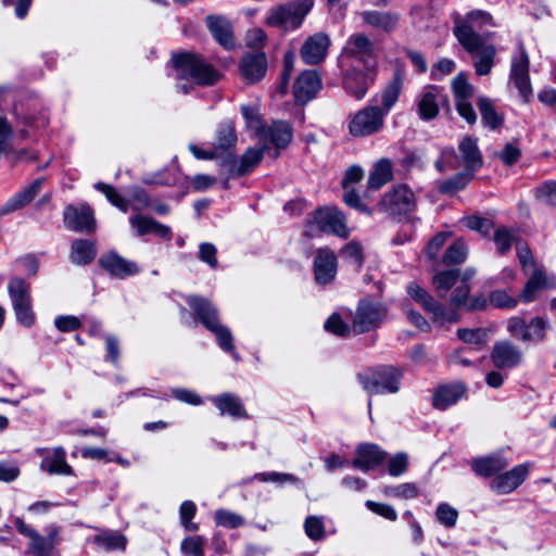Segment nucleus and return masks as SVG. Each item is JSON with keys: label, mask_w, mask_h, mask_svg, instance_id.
<instances>
[{"label": "nucleus", "mask_w": 556, "mask_h": 556, "mask_svg": "<svg viewBox=\"0 0 556 556\" xmlns=\"http://www.w3.org/2000/svg\"><path fill=\"white\" fill-rule=\"evenodd\" d=\"M407 293L426 312L432 315V323L439 327H446L450 324L457 323L460 319L459 307L469 311L483 309L486 306V300L483 296H469V285H457L448 299L450 306L446 307L438 302L426 289L416 282L407 286Z\"/></svg>", "instance_id": "f257e3e1"}, {"label": "nucleus", "mask_w": 556, "mask_h": 556, "mask_svg": "<svg viewBox=\"0 0 556 556\" xmlns=\"http://www.w3.org/2000/svg\"><path fill=\"white\" fill-rule=\"evenodd\" d=\"M292 137V129L286 122H274L270 128L260 129L257 139L262 147L249 148L244 152L236 169L237 176H243L252 172L270 147L275 148L273 157H277L279 150L285 149L291 142Z\"/></svg>", "instance_id": "f03ea898"}, {"label": "nucleus", "mask_w": 556, "mask_h": 556, "mask_svg": "<svg viewBox=\"0 0 556 556\" xmlns=\"http://www.w3.org/2000/svg\"><path fill=\"white\" fill-rule=\"evenodd\" d=\"M454 35L463 48L473 58V68L477 75H489L494 66L496 49L493 45L476 33L467 22H457Z\"/></svg>", "instance_id": "7ed1b4c3"}, {"label": "nucleus", "mask_w": 556, "mask_h": 556, "mask_svg": "<svg viewBox=\"0 0 556 556\" xmlns=\"http://www.w3.org/2000/svg\"><path fill=\"white\" fill-rule=\"evenodd\" d=\"M338 65L348 71L356 67L377 71L378 54L375 42L364 33L351 35L338 56Z\"/></svg>", "instance_id": "20e7f679"}, {"label": "nucleus", "mask_w": 556, "mask_h": 556, "mask_svg": "<svg viewBox=\"0 0 556 556\" xmlns=\"http://www.w3.org/2000/svg\"><path fill=\"white\" fill-rule=\"evenodd\" d=\"M187 303L199 320L215 334L218 345L223 350L230 352L233 358L238 361L239 356L235 352L232 334L229 328L219 324L217 309L213 304L208 300L198 295L188 296Z\"/></svg>", "instance_id": "39448f33"}, {"label": "nucleus", "mask_w": 556, "mask_h": 556, "mask_svg": "<svg viewBox=\"0 0 556 556\" xmlns=\"http://www.w3.org/2000/svg\"><path fill=\"white\" fill-rule=\"evenodd\" d=\"M173 62L179 79L207 86L214 85L220 78V74L199 54L184 52L174 56Z\"/></svg>", "instance_id": "423d86ee"}, {"label": "nucleus", "mask_w": 556, "mask_h": 556, "mask_svg": "<svg viewBox=\"0 0 556 556\" xmlns=\"http://www.w3.org/2000/svg\"><path fill=\"white\" fill-rule=\"evenodd\" d=\"M313 4V0H291L277 5L268 11L265 23L283 30L296 29L302 25Z\"/></svg>", "instance_id": "0eeeda50"}, {"label": "nucleus", "mask_w": 556, "mask_h": 556, "mask_svg": "<svg viewBox=\"0 0 556 556\" xmlns=\"http://www.w3.org/2000/svg\"><path fill=\"white\" fill-rule=\"evenodd\" d=\"M403 371L393 366H382L358 376L359 382L369 394L397 393Z\"/></svg>", "instance_id": "6e6552de"}, {"label": "nucleus", "mask_w": 556, "mask_h": 556, "mask_svg": "<svg viewBox=\"0 0 556 556\" xmlns=\"http://www.w3.org/2000/svg\"><path fill=\"white\" fill-rule=\"evenodd\" d=\"M387 315L388 308L386 305L369 299H362L353 316L352 331L361 334L375 330L380 327Z\"/></svg>", "instance_id": "1a4fd4ad"}, {"label": "nucleus", "mask_w": 556, "mask_h": 556, "mask_svg": "<svg viewBox=\"0 0 556 556\" xmlns=\"http://www.w3.org/2000/svg\"><path fill=\"white\" fill-rule=\"evenodd\" d=\"M314 226L321 232L333 233L341 238L349 236L343 214L334 207H323L316 210L312 217L307 219L309 236H314Z\"/></svg>", "instance_id": "9d476101"}, {"label": "nucleus", "mask_w": 556, "mask_h": 556, "mask_svg": "<svg viewBox=\"0 0 556 556\" xmlns=\"http://www.w3.org/2000/svg\"><path fill=\"white\" fill-rule=\"evenodd\" d=\"M386 111L379 106H366L357 111L349 123V131L354 137H366L379 132L384 126Z\"/></svg>", "instance_id": "9b49d317"}, {"label": "nucleus", "mask_w": 556, "mask_h": 556, "mask_svg": "<svg viewBox=\"0 0 556 556\" xmlns=\"http://www.w3.org/2000/svg\"><path fill=\"white\" fill-rule=\"evenodd\" d=\"M416 198L414 192L405 185L397 186L384 193L379 201L380 211L391 215H405L415 210Z\"/></svg>", "instance_id": "f8f14e48"}, {"label": "nucleus", "mask_w": 556, "mask_h": 556, "mask_svg": "<svg viewBox=\"0 0 556 556\" xmlns=\"http://www.w3.org/2000/svg\"><path fill=\"white\" fill-rule=\"evenodd\" d=\"M342 73V85L348 94L362 100L366 96L368 88L376 79L377 71L364 70L356 67L351 70L340 68Z\"/></svg>", "instance_id": "ddd939ff"}, {"label": "nucleus", "mask_w": 556, "mask_h": 556, "mask_svg": "<svg viewBox=\"0 0 556 556\" xmlns=\"http://www.w3.org/2000/svg\"><path fill=\"white\" fill-rule=\"evenodd\" d=\"M64 225L76 232L90 233L96 229L93 211L87 204L67 205L63 212Z\"/></svg>", "instance_id": "4468645a"}, {"label": "nucleus", "mask_w": 556, "mask_h": 556, "mask_svg": "<svg viewBox=\"0 0 556 556\" xmlns=\"http://www.w3.org/2000/svg\"><path fill=\"white\" fill-rule=\"evenodd\" d=\"M530 60L522 43H519V55L511 59L510 79L519 90L520 96L528 101L531 93V83L529 77Z\"/></svg>", "instance_id": "2eb2a0df"}, {"label": "nucleus", "mask_w": 556, "mask_h": 556, "mask_svg": "<svg viewBox=\"0 0 556 556\" xmlns=\"http://www.w3.org/2000/svg\"><path fill=\"white\" fill-rule=\"evenodd\" d=\"M205 25L215 41L227 51L236 48V37L231 22L224 15H207Z\"/></svg>", "instance_id": "dca6fc26"}, {"label": "nucleus", "mask_w": 556, "mask_h": 556, "mask_svg": "<svg viewBox=\"0 0 556 556\" xmlns=\"http://www.w3.org/2000/svg\"><path fill=\"white\" fill-rule=\"evenodd\" d=\"M330 45V37L326 33H316L306 38L301 47L300 55L305 64H319L326 59Z\"/></svg>", "instance_id": "f3484780"}, {"label": "nucleus", "mask_w": 556, "mask_h": 556, "mask_svg": "<svg viewBox=\"0 0 556 556\" xmlns=\"http://www.w3.org/2000/svg\"><path fill=\"white\" fill-rule=\"evenodd\" d=\"M241 77L248 84H255L263 79L267 72V58L265 52H245L239 63Z\"/></svg>", "instance_id": "a211bd4d"}, {"label": "nucleus", "mask_w": 556, "mask_h": 556, "mask_svg": "<svg viewBox=\"0 0 556 556\" xmlns=\"http://www.w3.org/2000/svg\"><path fill=\"white\" fill-rule=\"evenodd\" d=\"M337 269L338 262L334 252L328 248L318 249L314 258V275L317 283H330L337 275Z\"/></svg>", "instance_id": "6ab92c4d"}, {"label": "nucleus", "mask_w": 556, "mask_h": 556, "mask_svg": "<svg viewBox=\"0 0 556 556\" xmlns=\"http://www.w3.org/2000/svg\"><path fill=\"white\" fill-rule=\"evenodd\" d=\"M457 161H454L456 167H464L467 173L473 175L482 166V155L478 147L477 139L465 137L458 144Z\"/></svg>", "instance_id": "aec40b11"}, {"label": "nucleus", "mask_w": 556, "mask_h": 556, "mask_svg": "<svg viewBox=\"0 0 556 556\" xmlns=\"http://www.w3.org/2000/svg\"><path fill=\"white\" fill-rule=\"evenodd\" d=\"M491 361L496 368H514L521 363L522 352L511 341L501 340L493 345Z\"/></svg>", "instance_id": "412c9836"}, {"label": "nucleus", "mask_w": 556, "mask_h": 556, "mask_svg": "<svg viewBox=\"0 0 556 556\" xmlns=\"http://www.w3.org/2000/svg\"><path fill=\"white\" fill-rule=\"evenodd\" d=\"M387 455L388 453L379 445L363 443L356 447L352 465L362 471H369L380 466L386 460Z\"/></svg>", "instance_id": "4be33fe9"}, {"label": "nucleus", "mask_w": 556, "mask_h": 556, "mask_svg": "<svg viewBox=\"0 0 556 556\" xmlns=\"http://www.w3.org/2000/svg\"><path fill=\"white\" fill-rule=\"evenodd\" d=\"M99 265L111 276L125 279L139 273L138 265L116 252H109L99 258Z\"/></svg>", "instance_id": "5701e85b"}, {"label": "nucleus", "mask_w": 556, "mask_h": 556, "mask_svg": "<svg viewBox=\"0 0 556 556\" xmlns=\"http://www.w3.org/2000/svg\"><path fill=\"white\" fill-rule=\"evenodd\" d=\"M321 88L319 74L314 70H307L301 73L293 86V93L298 103L311 101Z\"/></svg>", "instance_id": "b1692460"}, {"label": "nucleus", "mask_w": 556, "mask_h": 556, "mask_svg": "<svg viewBox=\"0 0 556 556\" xmlns=\"http://www.w3.org/2000/svg\"><path fill=\"white\" fill-rule=\"evenodd\" d=\"M529 466L518 465L505 473L497 475L491 482V489L497 494H508L516 490L528 477Z\"/></svg>", "instance_id": "393cba45"}, {"label": "nucleus", "mask_w": 556, "mask_h": 556, "mask_svg": "<svg viewBox=\"0 0 556 556\" xmlns=\"http://www.w3.org/2000/svg\"><path fill=\"white\" fill-rule=\"evenodd\" d=\"M363 25L387 34L399 25L400 15L390 11L366 10L359 13Z\"/></svg>", "instance_id": "a878e982"}, {"label": "nucleus", "mask_w": 556, "mask_h": 556, "mask_svg": "<svg viewBox=\"0 0 556 556\" xmlns=\"http://www.w3.org/2000/svg\"><path fill=\"white\" fill-rule=\"evenodd\" d=\"M405 78V68L402 64H396L392 79L383 88L381 92V111H386V115L395 105L403 89Z\"/></svg>", "instance_id": "bb28decb"}, {"label": "nucleus", "mask_w": 556, "mask_h": 556, "mask_svg": "<svg viewBox=\"0 0 556 556\" xmlns=\"http://www.w3.org/2000/svg\"><path fill=\"white\" fill-rule=\"evenodd\" d=\"M43 184V178H37L29 186L22 189L0 207V216L21 210L29 204L39 193Z\"/></svg>", "instance_id": "cd10ccee"}, {"label": "nucleus", "mask_w": 556, "mask_h": 556, "mask_svg": "<svg viewBox=\"0 0 556 556\" xmlns=\"http://www.w3.org/2000/svg\"><path fill=\"white\" fill-rule=\"evenodd\" d=\"M440 90L429 86L425 88L417 98V112L422 121H432L439 114Z\"/></svg>", "instance_id": "c85d7f7f"}, {"label": "nucleus", "mask_w": 556, "mask_h": 556, "mask_svg": "<svg viewBox=\"0 0 556 556\" xmlns=\"http://www.w3.org/2000/svg\"><path fill=\"white\" fill-rule=\"evenodd\" d=\"M40 469L50 475H73V468L66 463V452L62 446L54 447L50 455L42 458Z\"/></svg>", "instance_id": "c756f323"}, {"label": "nucleus", "mask_w": 556, "mask_h": 556, "mask_svg": "<svg viewBox=\"0 0 556 556\" xmlns=\"http://www.w3.org/2000/svg\"><path fill=\"white\" fill-rule=\"evenodd\" d=\"M465 392L466 387L460 382L441 386L433 395V406L439 409H445L460 400Z\"/></svg>", "instance_id": "7c9ffc66"}, {"label": "nucleus", "mask_w": 556, "mask_h": 556, "mask_svg": "<svg viewBox=\"0 0 556 556\" xmlns=\"http://www.w3.org/2000/svg\"><path fill=\"white\" fill-rule=\"evenodd\" d=\"M237 142V135L235 124L229 121H223L217 128L215 140L212 147L216 150L219 156L230 152Z\"/></svg>", "instance_id": "2f4dec72"}, {"label": "nucleus", "mask_w": 556, "mask_h": 556, "mask_svg": "<svg viewBox=\"0 0 556 556\" xmlns=\"http://www.w3.org/2000/svg\"><path fill=\"white\" fill-rule=\"evenodd\" d=\"M508 465L509 462L501 454L477 458L471 463L472 470L481 477L497 476V473L506 469Z\"/></svg>", "instance_id": "473e14b6"}, {"label": "nucleus", "mask_w": 556, "mask_h": 556, "mask_svg": "<svg viewBox=\"0 0 556 556\" xmlns=\"http://www.w3.org/2000/svg\"><path fill=\"white\" fill-rule=\"evenodd\" d=\"M212 402L219 410L220 415H229L233 418H248L247 410L240 399L231 393H224L214 396Z\"/></svg>", "instance_id": "72a5a7b5"}, {"label": "nucleus", "mask_w": 556, "mask_h": 556, "mask_svg": "<svg viewBox=\"0 0 556 556\" xmlns=\"http://www.w3.org/2000/svg\"><path fill=\"white\" fill-rule=\"evenodd\" d=\"M130 224L137 230L138 236L154 233L161 238H169L170 228L162 225L153 218L136 215L130 218Z\"/></svg>", "instance_id": "f704fd0d"}, {"label": "nucleus", "mask_w": 556, "mask_h": 556, "mask_svg": "<svg viewBox=\"0 0 556 556\" xmlns=\"http://www.w3.org/2000/svg\"><path fill=\"white\" fill-rule=\"evenodd\" d=\"M459 281V270L458 269H446L439 270L432 276V287L437 292L438 296L441 299H445L448 291L453 288L455 289L456 283Z\"/></svg>", "instance_id": "c9c22d12"}, {"label": "nucleus", "mask_w": 556, "mask_h": 556, "mask_svg": "<svg viewBox=\"0 0 556 556\" xmlns=\"http://www.w3.org/2000/svg\"><path fill=\"white\" fill-rule=\"evenodd\" d=\"M392 179V163L388 159L379 160L369 175L367 193L380 189Z\"/></svg>", "instance_id": "e433bc0d"}, {"label": "nucleus", "mask_w": 556, "mask_h": 556, "mask_svg": "<svg viewBox=\"0 0 556 556\" xmlns=\"http://www.w3.org/2000/svg\"><path fill=\"white\" fill-rule=\"evenodd\" d=\"M93 541L99 548L105 552H123L127 545V538L124 534L112 530L100 532L94 536Z\"/></svg>", "instance_id": "4c0bfd02"}, {"label": "nucleus", "mask_w": 556, "mask_h": 556, "mask_svg": "<svg viewBox=\"0 0 556 556\" xmlns=\"http://www.w3.org/2000/svg\"><path fill=\"white\" fill-rule=\"evenodd\" d=\"M97 249L93 242L78 239L72 243L71 261L76 265H85L93 261Z\"/></svg>", "instance_id": "58836bf2"}, {"label": "nucleus", "mask_w": 556, "mask_h": 556, "mask_svg": "<svg viewBox=\"0 0 556 556\" xmlns=\"http://www.w3.org/2000/svg\"><path fill=\"white\" fill-rule=\"evenodd\" d=\"M478 109L481 114L482 122L491 129L500 127L503 123V117L496 112L492 100L485 97H480L477 102Z\"/></svg>", "instance_id": "ea45409f"}, {"label": "nucleus", "mask_w": 556, "mask_h": 556, "mask_svg": "<svg viewBox=\"0 0 556 556\" xmlns=\"http://www.w3.org/2000/svg\"><path fill=\"white\" fill-rule=\"evenodd\" d=\"M8 292L13 306L31 302L30 286L22 278H12L8 285Z\"/></svg>", "instance_id": "a19ab883"}, {"label": "nucleus", "mask_w": 556, "mask_h": 556, "mask_svg": "<svg viewBox=\"0 0 556 556\" xmlns=\"http://www.w3.org/2000/svg\"><path fill=\"white\" fill-rule=\"evenodd\" d=\"M468 249L466 243L458 239L451 244L443 256V262L446 265H457L465 262L467 258Z\"/></svg>", "instance_id": "79ce46f5"}, {"label": "nucleus", "mask_w": 556, "mask_h": 556, "mask_svg": "<svg viewBox=\"0 0 556 556\" xmlns=\"http://www.w3.org/2000/svg\"><path fill=\"white\" fill-rule=\"evenodd\" d=\"M457 337L467 344L482 346L488 342L489 332L483 328H460L457 330Z\"/></svg>", "instance_id": "37998d69"}, {"label": "nucleus", "mask_w": 556, "mask_h": 556, "mask_svg": "<svg viewBox=\"0 0 556 556\" xmlns=\"http://www.w3.org/2000/svg\"><path fill=\"white\" fill-rule=\"evenodd\" d=\"M471 178L472 174L467 172L456 174L454 177L441 182L439 186V191L441 193H454L464 189L471 180Z\"/></svg>", "instance_id": "c03bdc74"}, {"label": "nucleus", "mask_w": 556, "mask_h": 556, "mask_svg": "<svg viewBox=\"0 0 556 556\" xmlns=\"http://www.w3.org/2000/svg\"><path fill=\"white\" fill-rule=\"evenodd\" d=\"M452 89L457 100H468L473 96L475 88L468 83V79L464 73L456 75L452 81Z\"/></svg>", "instance_id": "a18cd8bd"}, {"label": "nucleus", "mask_w": 556, "mask_h": 556, "mask_svg": "<svg viewBox=\"0 0 556 556\" xmlns=\"http://www.w3.org/2000/svg\"><path fill=\"white\" fill-rule=\"evenodd\" d=\"M548 323L542 317H534L528 323L527 342H540L544 340Z\"/></svg>", "instance_id": "49530a36"}, {"label": "nucleus", "mask_w": 556, "mask_h": 556, "mask_svg": "<svg viewBox=\"0 0 556 556\" xmlns=\"http://www.w3.org/2000/svg\"><path fill=\"white\" fill-rule=\"evenodd\" d=\"M267 36L265 31L258 27L249 29L244 36V43L250 52L263 51L266 45Z\"/></svg>", "instance_id": "de8ad7c7"}, {"label": "nucleus", "mask_w": 556, "mask_h": 556, "mask_svg": "<svg viewBox=\"0 0 556 556\" xmlns=\"http://www.w3.org/2000/svg\"><path fill=\"white\" fill-rule=\"evenodd\" d=\"M306 535L313 541H320L325 538V525L321 517L308 516L304 521Z\"/></svg>", "instance_id": "09e8293b"}, {"label": "nucleus", "mask_w": 556, "mask_h": 556, "mask_svg": "<svg viewBox=\"0 0 556 556\" xmlns=\"http://www.w3.org/2000/svg\"><path fill=\"white\" fill-rule=\"evenodd\" d=\"M94 188L102 192L106 199L116 207L122 210L123 212H127L128 203L127 201L116 191V189L104 182H97Z\"/></svg>", "instance_id": "8fccbe9b"}, {"label": "nucleus", "mask_w": 556, "mask_h": 556, "mask_svg": "<svg viewBox=\"0 0 556 556\" xmlns=\"http://www.w3.org/2000/svg\"><path fill=\"white\" fill-rule=\"evenodd\" d=\"M324 327L328 332L339 337H346L352 331V325L349 326L337 313L328 317Z\"/></svg>", "instance_id": "3c124183"}, {"label": "nucleus", "mask_w": 556, "mask_h": 556, "mask_svg": "<svg viewBox=\"0 0 556 556\" xmlns=\"http://www.w3.org/2000/svg\"><path fill=\"white\" fill-rule=\"evenodd\" d=\"M507 332L513 336L515 339L520 340L522 342H527L525 338L528 332V323L523 317L514 316L507 320L506 325Z\"/></svg>", "instance_id": "603ef678"}, {"label": "nucleus", "mask_w": 556, "mask_h": 556, "mask_svg": "<svg viewBox=\"0 0 556 556\" xmlns=\"http://www.w3.org/2000/svg\"><path fill=\"white\" fill-rule=\"evenodd\" d=\"M214 518L217 525L229 529L241 527L244 523V519L240 515L225 509L216 510Z\"/></svg>", "instance_id": "864d4df0"}, {"label": "nucleus", "mask_w": 556, "mask_h": 556, "mask_svg": "<svg viewBox=\"0 0 556 556\" xmlns=\"http://www.w3.org/2000/svg\"><path fill=\"white\" fill-rule=\"evenodd\" d=\"M463 223L467 228L478 231L483 236H489L493 229V223L491 219L477 215L465 217Z\"/></svg>", "instance_id": "5fc2aeb1"}, {"label": "nucleus", "mask_w": 556, "mask_h": 556, "mask_svg": "<svg viewBox=\"0 0 556 556\" xmlns=\"http://www.w3.org/2000/svg\"><path fill=\"white\" fill-rule=\"evenodd\" d=\"M13 130L7 118L0 117V157L12 151Z\"/></svg>", "instance_id": "6e6d98bb"}, {"label": "nucleus", "mask_w": 556, "mask_h": 556, "mask_svg": "<svg viewBox=\"0 0 556 556\" xmlns=\"http://www.w3.org/2000/svg\"><path fill=\"white\" fill-rule=\"evenodd\" d=\"M438 520L446 528H453L456 525L458 513L446 503H441L435 511Z\"/></svg>", "instance_id": "4d7b16f0"}, {"label": "nucleus", "mask_w": 556, "mask_h": 556, "mask_svg": "<svg viewBox=\"0 0 556 556\" xmlns=\"http://www.w3.org/2000/svg\"><path fill=\"white\" fill-rule=\"evenodd\" d=\"M535 197L544 204L556 206V181H547L539 186Z\"/></svg>", "instance_id": "13d9d810"}, {"label": "nucleus", "mask_w": 556, "mask_h": 556, "mask_svg": "<svg viewBox=\"0 0 556 556\" xmlns=\"http://www.w3.org/2000/svg\"><path fill=\"white\" fill-rule=\"evenodd\" d=\"M181 552L186 556H204V540L199 536H189L181 542Z\"/></svg>", "instance_id": "bf43d9fd"}, {"label": "nucleus", "mask_w": 556, "mask_h": 556, "mask_svg": "<svg viewBox=\"0 0 556 556\" xmlns=\"http://www.w3.org/2000/svg\"><path fill=\"white\" fill-rule=\"evenodd\" d=\"M341 255L357 268L363 264V249L357 242L352 241L345 244L341 250Z\"/></svg>", "instance_id": "052dcab7"}, {"label": "nucleus", "mask_w": 556, "mask_h": 556, "mask_svg": "<svg viewBox=\"0 0 556 556\" xmlns=\"http://www.w3.org/2000/svg\"><path fill=\"white\" fill-rule=\"evenodd\" d=\"M490 303L497 308H514L517 306V299L509 295L505 290H495L490 293Z\"/></svg>", "instance_id": "680f3d73"}, {"label": "nucleus", "mask_w": 556, "mask_h": 556, "mask_svg": "<svg viewBox=\"0 0 556 556\" xmlns=\"http://www.w3.org/2000/svg\"><path fill=\"white\" fill-rule=\"evenodd\" d=\"M408 467V455L404 452L396 453L390 458L388 471L393 477L402 476Z\"/></svg>", "instance_id": "e2e57ef3"}, {"label": "nucleus", "mask_w": 556, "mask_h": 556, "mask_svg": "<svg viewBox=\"0 0 556 556\" xmlns=\"http://www.w3.org/2000/svg\"><path fill=\"white\" fill-rule=\"evenodd\" d=\"M515 241V236L511 230L507 228H500L494 233V242L500 253H506L511 243Z\"/></svg>", "instance_id": "0e129e2a"}, {"label": "nucleus", "mask_w": 556, "mask_h": 556, "mask_svg": "<svg viewBox=\"0 0 556 556\" xmlns=\"http://www.w3.org/2000/svg\"><path fill=\"white\" fill-rule=\"evenodd\" d=\"M16 319L25 327H31L35 323V315L31 308V302L17 304L13 306Z\"/></svg>", "instance_id": "69168bd1"}, {"label": "nucleus", "mask_w": 556, "mask_h": 556, "mask_svg": "<svg viewBox=\"0 0 556 556\" xmlns=\"http://www.w3.org/2000/svg\"><path fill=\"white\" fill-rule=\"evenodd\" d=\"M53 549L51 543L46 538L38 534L33 535L29 543V552L36 556L50 555Z\"/></svg>", "instance_id": "338daca9"}, {"label": "nucleus", "mask_w": 556, "mask_h": 556, "mask_svg": "<svg viewBox=\"0 0 556 556\" xmlns=\"http://www.w3.org/2000/svg\"><path fill=\"white\" fill-rule=\"evenodd\" d=\"M520 155V149L510 142L506 143L502 151L494 153V156L501 159L505 165L515 164Z\"/></svg>", "instance_id": "774afa93"}]
</instances>
